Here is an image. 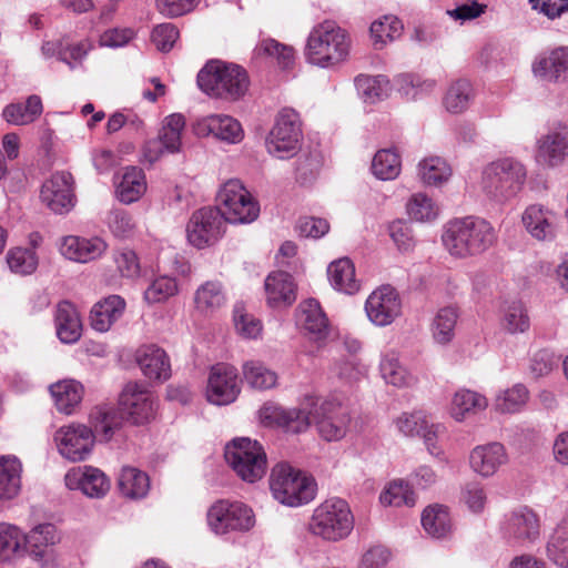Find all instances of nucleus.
<instances>
[{
    "label": "nucleus",
    "mask_w": 568,
    "mask_h": 568,
    "mask_svg": "<svg viewBox=\"0 0 568 568\" xmlns=\"http://www.w3.org/2000/svg\"><path fill=\"white\" fill-rule=\"evenodd\" d=\"M341 410V404L335 400L320 403V398L306 396L300 407L293 408L266 402L260 408L258 416L263 426L292 435L305 433L315 423L320 435L331 442L343 438L346 433L348 417Z\"/></svg>",
    "instance_id": "nucleus-1"
},
{
    "label": "nucleus",
    "mask_w": 568,
    "mask_h": 568,
    "mask_svg": "<svg viewBox=\"0 0 568 568\" xmlns=\"http://www.w3.org/2000/svg\"><path fill=\"white\" fill-rule=\"evenodd\" d=\"M153 415L154 407L150 394L132 383H129L120 394L118 407L99 408L92 413L95 432L105 442H109L124 423L144 425Z\"/></svg>",
    "instance_id": "nucleus-2"
},
{
    "label": "nucleus",
    "mask_w": 568,
    "mask_h": 568,
    "mask_svg": "<svg viewBox=\"0 0 568 568\" xmlns=\"http://www.w3.org/2000/svg\"><path fill=\"white\" fill-rule=\"evenodd\" d=\"M196 83L209 97L233 102L246 94L250 78L243 67L213 59L199 71Z\"/></svg>",
    "instance_id": "nucleus-3"
},
{
    "label": "nucleus",
    "mask_w": 568,
    "mask_h": 568,
    "mask_svg": "<svg viewBox=\"0 0 568 568\" xmlns=\"http://www.w3.org/2000/svg\"><path fill=\"white\" fill-rule=\"evenodd\" d=\"M442 239L452 255L467 257L489 250L497 236L490 223L479 217L467 216L449 222Z\"/></svg>",
    "instance_id": "nucleus-4"
},
{
    "label": "nucleus",
    "mask_w": 568,
    "mask_h": 568,
    "mask_svg": "<svg viewBox=\"0 0 568 568\" xmlns=\"http://www.w3.org/2000/svg\"><path fill=\"white\" fill-rule=\"evenodd\" d=\"M351 49L346 30L333 21H324L315 27L307 38L306 60L321 68H332L344 62Z\"/></svg>",
    "instance_id": "nucleus-5"
},
{
    "label": "nucleus",
    "mask_w": 568,
    "mask_h": 568,
    "mask_svg": "<svg viewBox=\"0 0 568 568\" xmlns=\"http://www.w3.org/2000/svg\"><path fill=\"white\" fill-rule=\"evenodd\" d=\"M527 170L519 161L505 158L489 163L483 171V191L493 201L505 203L523 190Z\"/></svg>",
    "instance_id": "nucleus-6"
},
{
    "label": "nucleus",
    "mask_w": 568,
    "mask_h": 568,
    "mask_svg": "<svg viewBox=\"0 0 568 568\" xmlns=\"http://www.w3.org/2000/svg\"><path fill=\"white\" fill-rule=\"evenodd\" d=\"M270 489L281 504L297 507L315 498L317 484L312 476L287 463H280L271 471Z\"/></svg>",
    "instance_id": "nucleus-7"
},
{
    "label": "nucleus",
    "mask_w": 568,
    "mask_h": 568,
    "mask_svg": "<svg viewBox=\"0 0 568 568\" xmlns=\"http://www.w3.org/2000/svg\"><path fill=\"white\" fill-rule=\"evenodd\" d=\"M354 527L348 504L341 498L327 499L317 506L308 523L310 531L327 541L346 538Z\"/></svg>",
    "instance_id": "nucleus-8"
},
{
    "label": "nucleus",
    "mask_w": 568,
    "mask_h": 568,
    "mask_svg": "<svg viewBox=\"0 0 568 568\" xmlns=\"http://www.w3.org/2000/svg\"><path fill=\"white\" fill-rule=\"evenodd\" d=\"M224 457L244 481L255 483L266 473L267 459L263 446L248 437L234 438L226 445Z\"/></svg>",
    "instance_id": "nucleus-9"
},
{
    "label": "nucleus",
    "mask_w": 568,
    "mask_h": 568,
    "mask_svg": "<svg viewBox=\"0 0 568 568\" xmlns=\"http://www.w3.org/2000/svg\"><path fill=\"white\" fill-rule=\"evenodd\" d=\"M223 219L229 223H251L260 214V205L240 180H229L216 195Z\"/></svg>",
    "instance_id": "nucleus-10"
},
{
    "label": "nucleus",
    "mask_w": 568,
    "mask_h": 568,
    "mask_svg": "<svg viewBox=\"0 0 568 568\" xmlns=\"http://www.w3.org/2000/svg\"><path fill=\"white\" fill-rule=\"evenodd\" d=\"M302 123L298 113L292 108L282 109L266 139L270 154L278 159H290L300 150Z\"/></svg>",
    "instance_id": "nucleus-11"
},
{
    "label": "nucleus",
    "mask_w": 568,
    "mask_h": 568,
    "mask_svg": "<svg viewBox=\"0 0 568 568\" xmlns=\"http://www.w3.org/2000/svg\"><path fill=\"white\" fill-rule=\"evenodd\" d=\"M225 223L220 207L204 206L194 211L186 225L189 243L199 250L214 245L222 237Z\"/></svg>",
    "instance_id": "nucleus-12"
},
{
    "label": "nucleus",
    "mask_w": 568,
    "mask_h": 568,
    "mask_svg": "<svg viewBox=\"0 0 568 568\" xmlns=\"http://www.w3.org/2000/svg\"><path fill=\"white\" fill-rule=\"evenodd\" d=\"M251 508L240 501L217 500L207 511V524L215 534L246 531L254 526Z\"/></svg>",
    "instance_id": "nucleus-13"
},
{
    "label": "nucleus",
    "mask_w": 568,
    "mask_h": 568,
    "mask_svg": "<svg viewBox=\"0 0 568 568\" xmlns=\"http://www.w3.org/2000/svg\"><path fill=\"white\" fill-rule=\"evenodd\" d=\"M41 202L55 214H67L75 205L74 179L70 172L57 171L40 190Z\"/></svg>",
    "instance_id": "nucleus-14"
},
{
    "label": "nucleus",
    "mask_w": 568,
    "mask_h": 568,
    "mask_svg": "<svg viewBox=\"0 0 568 568\" xmlns=\"http://www.w3.org/2000/svg\"><path fill=\"white\" fill-rule=\"evenodd\" d=\"M237 377V369L232 365L219 363L212 366L206 388L207 400L219 406L233 403L241 392Z\"/></svg>",
    "instance_id": "nucleus-15"
},
{
    "label": "nucleus",
    "mask_w": 568,
    "mask_h": 568,
    "mask_svg": "<svg viewBox=\"0 0 568 568\" xmlns=\"http://www.w3.org/2000/svg\"><path fill=\"white\" fill-rule=\"evenodd\" d=\"M93 427L85 425H71L62 433L60 437L59 450L72 462L83 460L91 452L94 439L105 442L100 434L95 432V419L91 415Z\"/></svg>",
    "instance_id": "nucleus-16"
},
{
    "label": "nucleus",
    "mask_w": 568,
    "mask_h": 568,
    "mask_svg": "<svg viewBox=\"0 0 568 568\" xmlns=\"http://www.w3.org/2000/svg\"><path fill=\"white\" fill-rule=\"evenodd\" d=\"M368 318L378 326H386L400 315L402 304L398 293L390 285L375 290L365 303Z\"/></svg>",
    "instance_id": "nucleus-17"
},
{
    "label": "nucleus",
    "mask_w": 568,
    "mask_h": 568,
    "mask_svg": "<svg viewBox=\"0 0 568 568\" xmlns=\"http://www.w3.org/2000/svg\"><path fill=\"white\" fill-rule=\"evenodd\" d=\"M503 529L508 541L532 542L539 537V517L528 506H521L509 514Z\"/></svg>",
    "instance_id": "nucleus-18"
},
{
    "label": "nucleus",
    "mask_w": 568,
    "mask_h": 568,
    "mask_svg": "<svg viewBox=\"0 0 568 568\" xmlns=\"http://www.w3.org/2000/svg\"><path fill=\"white\" fill-rule=\"evenodd\" d=\"M135 361L150 381L162 383L171 377L170 357L155 344L140 346L135 352Z\"/></svg>",
    "instance_id": "nucleus-19"
},
{
    "label": "nucleus",
    "mask_w": 568,
    "mask_h": 568,
    "mask_svg": "<svg viewBox=\"0 0 568 568\" xmlns=\"http://www.w3.org/2000/svg\"><path fill=\"white\" fill-rule=\"evenodd\" d=\"M267 305L272 308H286L296 301V283L285 271L270 273L264 282Z\"/></svg>",
    "instance_id": "nucleus-20"
},
{
    "label": "nucleus",
    "mask_w": 568,
    "mask_h": 568,
    "mask_svg": "<svg viewBox=\"0 0 568 568\" xmlns=\"http://www.w3.org/2000/svg\"><path fill=\"white\" fill-rule=\"evenodd\" d=\"M194 132L199 136L213 135L230 143L240 142L243 130L240 122L230 115L211 114L196 122Z\"/></svg>",
    "instance_id": "nucleus-21"
},
{
    "label": "nucleus",
    "mask_w": 568,
    "mask_h": 568,
    "mask_svg": "<svg viewBox=\"0 0 568 568\" xmlns=\"http://www.w3.org/2000/svg\"><path fill=\"white\" fill-rule=\"evenodd\" d=\"M65 481L70 489H80L89 497H102L110 488L106 476L100 469L90 466L68 471Z\"/></svg>",
    "instance_id": "nucleus-22"
},
{
    "label": "nucleus",
    "mask_w": 568,
    "mask_h": 568,
    "mask_svg": "<svg viewBox=\"0 0 568 568\" xmlns=\"http://www.w3.org/2000/svg\"><path fill=\"white\" fill-rule=\"evenodd\" d=\"M527 232L538 241H552L557 232V215L539 204L529 205L523 214Z\"/></svg>",
    "instance_id": "nucleus-23"
},
{
    "label": "nucleus",
    "mask_w": 568,
    "mask_h": 568,
    "mask_svg": "<svg viewBox=\"0 0 568 568\" xmlns=\"http://www.w3.org/2000/svg\"><path fill=\"white\" fill-rule=\"evenodd\" d=\"M532 71L549 82L568 81V47H559L546 57H539L532 64Z\"/></svg>",
    "instance_id": "nucleus-24"
},
{
    "label": "nucleus",
    "mask_w": 568,
    "mask_h": 568,
    "mask_svg": "<svg viewBox=\"0 0 568 568\" xmlns=\"http://www.w3.org/2000/svg\"><path fill=\"white\" fill-rule=\"evenodd\" d=\"M297 323L316 341L325 339L329 333L328 318L318 301L308 298L296 311Z\"/></svg>",
    "instance_id": "nucleus-25"
},
{
    "label": "nucleus",
    "mask_w": 568,
    "mask_h": 568,
    "mask_svg": "<svg viewBox=\"0 0 568 568\" xmlns=\"http://www.w3.org/2000/svg\"><path fill=\"white\" fill-rule=\"evenodd\" d=\"M506 460L507 454L504 445L500 443L477 446L469 456V464L473 470L484 477L494 475Z\"/></svg>",
    "instance_id": "nucleus-26"
},
{
    "label": "nucleus",
    "mask_w": 568,
    "mask_h": 568,
    "mask_svg": "<svg viewBox=\"0 0 568 568\" xmlns=\"http://www.w3.org/2000/svg\"><path fill=\"white\" fill-rule=\"evenodd\" d=\"M106 244L100 237L65 236L60 246L61 254L69 260L87 263L101 256Z\"/></svg>",
    "instance_id": "nucleus-27"
},
{
    "label": "nucleus",
    "mask_w": 568,
    "mask_h": 568,
    "mask_svg": "<svg viewBox=\"0 0 568 568\" xmlns=\"http://www.w3.org/2000/svg\"><path fill=\"white\" fill-rule=\"evenodd\" d=\"M58 338L64 344L78 342L82 335V323L75 306L69 301L58 303L54 313Z\"/></svg>",
    "instance_id": "nucleus-28"
},
{
    "label": "nucleus",
    "mask_w": 568,
    "mask_h": 568,
    "mask_svg": "<svg viewBox=\"0 0 568 568\" xmlns=\"http://www.w3.org/2000/svg\"><path fill=\"white\" fill-rule=\"evenodd\" d=\"M125 310V301L120 295H110L94 304L90 313L91 326L98 332H106Z\"/></svg>",
    "instance_id": "nucleus-29"
},
{
    "label": "nucleus",
    "mask_w": 568,
    "mask_h": 568,
    "mask_svg": "<svg viewBox=\"0 0 568 568\" xmlns=\"http://www.w3.org/2000/svg\"><path fill=\"white\" fill-rule=\"evenodd\" d=\"M568 150V130L551 132L539 141L537 160L548 166L561 164Z\"/></svg>",
    "instance_id": "nucleus-30"
},
{
    "label": "nucleus",
    "mask_w": 568,
    "mask_h": 568,
    "mask_svg": "<svg viewBox=\"0 0 568 568\" xmlns=\"http://www.w3.org/2000/svg\"><path fill=\"white\" fill-rule=\"evenodd\" d=\"M425 531L434 538H445L452 534L453 524L447 506L434 504L427 506L422 514Z\"/></svg>",
    "instance_id": "nucleus-31"
},
{
    "label": "nucleus",
    "mask_w": 568,
    "mask_h": 568,
    "mask_svg": "<svg viewBox=\"0 0 568 568\" xmlns=\"http://www.w3.org/2000/svg\"><path fill=\"white\" fill-rule=\"evenodd\" d=\"M332 286L345 294H354L359 290V282L355 278V266L348 257L332 262L327 268Z\"/></svg>",
    "instance_id": "nucleus-32"
},
{
    "label": "nucleus",
    "mask_w": 568,
    "mask_h": 568,
    "mask_svg": "<svg viewBox=\"0 0 568 568\" xmlns=\"http://www.w3.org/2000/svg\"><path fill=\"white\" fill-rule=\"evenodd\" d=\"M24 554H29L36 560H42L48 546L57 541V528L53 524H41L34 527L28 535L23 534Z\"/></svg>",
    "instance_id": "nucleus-33"
},
{
    "label": "nucleus",
    "mask_w": 568,
    "mask_h": 568,
    "mask_svg": "<svg viewBox=\"0 0 568 568\" xmlns=\"http://www.w3.org/2000/svg\"><path fill=\"white\" fill-rule=\"evenodd\" d=\"M50 392L54 398L58 410L64 414H71L81 403L84 388L83 385L77 381L65 379L51 385Z\"/></svg>",
    "instance_id": "nucleus-34"
},
{
    "label": "nucleus",
    "mask_w": 568,
    "mask_h": 568,
    "mask_svg": "<svg viewBox=\"0 0 568 568\" xmlns=\"http://www.w3.org/2000/svg\"><path fill=\"white\" fill-rule=\"evenodd\" d=\"M118 487L124 497L141 499L149 493L150 478L146 473L135 467H123L118 479Z\"/></svg>",
    "instance_id": "nucleus-35"
},
{
    "label": "nucleus",
    "mask_w": 568,
    "mask_h": 568,
    "mask_svg": "<svg viewBox=\"0 0 568 568\" xmlns=\"http://www.w3.org/2000/svg\"><path fill=\"white\" fill-rule=\"evenodd\" d=\"M21 463L16 456H0V499H11L21 486Z\"/></svg>",
    "instance_id": "nucleus-36"
},
{
    "label": "nucleus",
    "mask_w": 568,
    "mask_h": 568,
    "mask_svg": "<svg viewBox=\"0 0 568 568\" xmlns=\"http://www.w3.org/2000/svg\"><path fill=\"white\" fill-rule=\"evenodd\" d=\"M146 190L145 175L136 166L126 168L116 185V196L120 202L130 204L138 201Z\"/></svg>",
    "instance_id": "nucleus-37"
},
{
    "label": "nucleus",
    "mask_w": 568,
    "mask_h": 568,
    "mask_svg": "<svg viewBox=\"0 0 568 568\" xmlns=\"http://www.w3.org/2000/svg\"><path fill=\"white\" fill-rule=\"evenodd\" d=\"M403 30V22L395 16H384L375 20L369 28L374 48L382 50L388 41L399 38Z\"/></svg>",
    "instance_id": "nucleus-38"
},
{
    "label": "nucleus",
    "mask_w": 568,
    "mask_h": 568,
    "mask_svg": "<svg viewBox=\"0 0 568 568\" xmlns=\"http://www.w3.org/2000/svg\"><path fill=\"white\" fill-rule=\"evenodd\" d=\"M24 555L23 532L14 525L0 524V559L9 560Z\"/></svg>",
    "instance_id": "nucleus-39"
},
{
    "label": "nucleus",
    "mask_w": 568,
    "mask_h": 568,
    "mask_svg": "<svg viewBox=\"0 0 568 568\" xmlns=\"http://www.w3.org/2000/svg\"><path fill=\"white\" fill-rule=\"evenodd\" d=\"M323 165V155L317 149L303 151L295 168V180L301 185H308L315 181Z\"/></svg>",
    "instance_id": "nucleus-40"
},
{
    "label": "nucleus",
    "mask_w": 568,
    "mask_h": 568,
    "mask_svg": "<svg viewBox=\"0 0 568 568\" xmlns=\"http://www.w3.org/2000/svg\"><path fill=\"white\" fill-rule=\"evenodd\" d=\"M243 376L251 387L260 390L270 389L277 383L276 373L258 361H248L244 363Z\"/></svg>",
    "instance_id": "nucleus-41"
},
{
    "label": "nucleus",
    "mask_w": 568,
    "mask_h": 568,
    "mask_svg": "<svg viewBox=\"0 0 568 568\" xmlns=\"http://www.w3.org/2000/svg\"><path fill=\"white\" fill-rule=\"evenodd\" d=\"M487 407L483 395L468 389L457 392L453 398L452 415L456 420H463L468 413H476Z\"/></svg>",
    "instance_id": "nucleus-42"
},
{
    "label": "nucleus",
    "mask_w": 568,
    "mask_h": 568,
    "mask_svg": "<svg viewBox=\"0 0 568 568\" xmlns=\"http://www.w3.org/2000/svg\"><path fill=\"white\" fill-rule=\"evenodd\" d=\"M547 556L557 566L568 564V518L562 519L547 542Z\"/></svg>",
    "instance_id": "nucleus-43"
},
{
    "label": "nucleus",
    "mask_w": 568,
    "mask_h": 568,
    "mask_svg": "<svg viewBox=\"0 0 568 568\" xmlns=\"http://www.w3.org/2000/svg\"><path fill=\"white\" fill-rule=\"evenodd\" d=\"M400 171L399 155L388 149L376 152L372 161V172L379 180H393Z\"/></svg>",
    "instance_id": "nucleus-44"
},
{
    "label": "nucleus",
    "mask_w": 568,
    "mask_h": 568,
    "mask_svg": "<svg viewBox=\"0 0 568 568\" xmlns=\"http://www.w3.org/2000/svg\"><path fill=\"white\" fill-rule=\"evenodd\" d=\"M419 176L426 185H440L447 181L452 170L445 160L438 156H432L423 160L419 165Z\"/></svg>",
    "instance_id": "nucleus-45"
},
{
    "label": "nucleus",
    "mask_w": 568,
    "mask_h": 568,
    "mask_svg": "<svg viewBox=\"0 0 568 568\" xmlns=\"http://www.w3.org/2000/svg\"><path fill=\"white\" fill-rule=\"evenodd\" d=\"M473 88L469 81L465 79L454 82L444 99V104L450 113H462L465 111L470 101Z\"/></svg>",
    "instance_id": "nucleus-46"
},
{
    "label": "nucleus",
    "mask_w": 568,
    "mask_h": 568,
    "mask_svg": "<svg viewBox=\"0 0 568 568\" xmlns=\"http://www.w3.org/2000/svg\"><path fill=\"white\" fill-rule=\"evenodd\" d=\"M7 263L11 272L30 275L37 270L38 256L31 248L13 247L7 253Z\"/></svg>",
    "instance_id": "nucleus-47"
},
{
    "label": "nucleus",
    "mask_w": 568,
    "mask_h": 568,
    "mask_svg": "<svg viewBox=\"0 0 568 568\" xmlns=\"http://www.w3.org/2000/svg\"><path fill=\"white\" fill-rule=\"evenodd\" d=\"M379 500L385 506L413 507L416 503V495L407 483L399 480L389 484L387 489L381 494Z\"/></svg>",
    "instance_id": "nucleus-48"
},
{
    "label": "nucleus",
    "mask_w": 568,
    "mask_h": 568,
    "mask_svg": "<svg viewBox=\"0 0 568 568\" xmlns=\"http://www.w3.org/2000/svg\"><path fill=\"white\" fill-rule=\"evenodd\" d=\"M458 318L457 308L443 307L438 311L433 327L434 338L442 344L448 343L454 336V328Z\"/></svg>",
    "instance_id": "nucleus-49"
},
{
    "label": "nucleus",
    "mask_w": 568,
    "mask_h": 568,
    "mask_svg": "<svg viewBox=\"0 0 568 568\" xmlns=\"http://www.w3.org/2000/svg\"><path fill=\"white\" fill-rule=\"evenodd\" d=\"M388 81L383 77L359 74L355 78V87L358 93L371 103L383 100L387 95Z\"/></svg>",
    "instance_id": "nucleus-50"
},
{
    "label": "nucleus",
    "mask_w": 568,
    "mask_h": 568,
    "mask_svg": "<svg viewBox=\"0 0 568 568\" xmlns=\"http://www.w3.org/2000/svg\"><path fill=\"white\" fill-rule=\"evenodd\" d=\"M194 302L196 308L202 312L220 307L224 302L221 284L217 282L204 283L195 292Z\"/></svg>",
    "instance_id": "nucleus-51"
},
{
    "label": "nucleus",
    "mask_w": 568,
    "mask_h": 568,
    "mask_svg": "<svg viewBox=\"0 0 568 568\" xmlns=\"http://www.w3.org/2000/svg\"><path fill=\"white\" fill-rule=\"evenodd\" d=\"M176 293V281L169 276H160L145 290L144 298L150 304L162 303Z\"/></svg>",
    "instance_id": "nucleus-52"
},
{
    "label": "nucleus",
    "mask_w": 568,
    "mask_h": 568,
    "mask_svg": "<svg viewBox=\"0 0 568 568\" xmlns=\"http://www.w3.org/2000/svg\"><path fill=\"white\" fill-rule=\"evenodd\" d=\"M258 50L268 57H274L278 65L286 70L294 64L295 51L292 47L280 43L274 39L263 40Z\"/></svg>",
    "instance_id": "nucleus-53"
},
{
    "label": "nucleus",
    "mask_w": 568,
    "mask_h": 568,
    "mask_svg": "<svg viewBox=\"0 0 568 568\" xmlns=\"http://www.w3.org/2000/svg\"><path fill=\"white\" fill-rule=\"evenodd\" d=\"M527 398V388L523 384H517L507 389L504 396L497 397L495 407L500 413H515L526 403Z\"/></svg>",
    "instance_id": "nucleus-54"
},
{
    "label": "nucleus",
    "mask_w": 568,
    "mask_h": 568,
    "mask_svg": "<svg viewBox=\"0 0 568 568\" xmlns=\"http://www.w3.org/2000/svg\"><path fill=\"white\" fill-rule=\"evenodd\" d=\"M407 212L413 220L419 222L432 221L437 216L433 200L422 193L413 195L407 204Z\"/></svg>",
    "instance_id": "nucleus-55"
},
{
    "label": "nucleus",
    "mask_w": 568,
    "mask_h": 568,
    "mask_svg": "<svg viewBox=\"0 0 568 568\" xmlns=\"http://www.w3.org/2000/svg\"><path fill=\"white\" fill-rule=\"evenodd\" d=\"M529 317L520 303H513L505 313L504 327L511 334L524 333L529 328Z\"/></svg>",
    "instance_id": "nucleus-56"
},
{
    "label": "nucleus",
    "mask_w": 568,
    "mask_h": 568,
    "mask_svg": "<svg viewBox=\"0 0 568 568\" xmlns=\"http://www.w3.org/2000/svg\"><path fill=\"white\" fill-rule=\"evenodd\" d=\"M389 236L402 252H407L415 246L412 226L408 222L397 220L388 226Z\"/></svg>",
    "instance_id": "nucleus-57"
},
{
    "label": "nucleus",
    "mask_w": 568,
    "mask_h": 568,
    "mask_svg": "<svg viewBox=\"0 0 568 568\" xmlns=\"http://www.w3.org/2000/svg\"><path fill=\"white\" fill-rule=\"evenodd\" d=\"M179 38V30L172 23H161L153 28L151 33V40L162 52H169L176 39Z\"/></svg>",
    "instance_id": "nucleus-58"
},
{
    "label": "nucleus",
    "mask_w": 568,
    "mask_h": 568,
    "mask_svg": "<svg viewBox=\"0 0 568 568\" xmlns=\"http://www.w3.org/2000/svg\"><path fill=\"white\" fill-rule=\"evenodd\" d=\"M297 230L301 236L320 239L329 231V223L325 219L306 216L298 220Z\"/></svg>",
    "instance_id": "nucleus-59"
},
{
    "label": "nucleus",
    "mask_w": 568,
    "mask_h": 568,
    "mask_svg": "<svg viewBox=\"0 0 568 568\" xmlns=\"http://www.w3.org/2000/svg\"><path fill=\"white\" fill-rule=\"evenodd\" d=\"M381 372L387 384L397 387L406 384V371L395 358H384L381 363Z\"/></svg>",
    "instance_id": "nucleus-60"
},
{
    "label": "nucleus",
    "mask_w": 568,
    "mask_h": 568,
    "mask_svg": "<svg viewBox=\"0 0 568 568\" xmlns=\"http://www.w3.org/2000/svg\"><path fill=\"white\" fill-rule=\"evenodd\" d=\"M463 499L473 513H480L486 504V493L479 483H467L463 489Z\"/></svg>",
    "instance_id": "nucleus-61"
},
{
    "label": "nucleus",
    "mask_w": 568,
    "mask_h": 568,
    "mask_svg": "<svg viewBox=\"0 0 568 568\" xmlns=\"http://www.w3.org/2000/svg\"><path fill=\"white\" fill-rule=\"evenodd\" d=\"M557 365L555 355L548 349H539L530 361V372L538 378L549 374Z\"/></svg>",
    "instance_id": "nucleus-62"
},
{
    "label": "nucleus",
    "mask_w": 568,
    "mask_h": 568,
    "mask_svg": "<svg viewBox=\"0 0 568 568\" xmlns=\"http://www.w3.org/2000/svg\"><path fill=\"white\" fill-rule=\"evenodd\" d=\"M399 430L407 436H420L429 422L420 413L403 415L397 422Z\"/></svg>",
    "instance_id": "nucleus-63"
},
{
    "label": "nucleus",
    "mask_w": 568,
    "mask_h": 568,
    "mask_svg": "<svg viewBox=\"0 0 568 568\" xmlns=\"http://www.w3.org/2000/svg\"><path fill=\"white\" fill-rule=\"evenodd\" d=\"M234 323L237 332L248 338H256L262 331V323L258 318L237 310L234 313Z\"/></svg>",
    "instance_id": "nucleus-64"
}]
</instances>
